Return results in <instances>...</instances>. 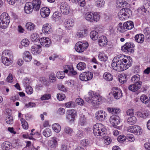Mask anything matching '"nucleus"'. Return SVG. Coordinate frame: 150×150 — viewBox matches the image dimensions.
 <instances>
[{"label":"nucleus","mask_w":150,"mask_h":150,"mask_svg":"<svg viewBox=\"0 0 150 150\" xmlns=\"http://www.w3.org/2000/svg\"><path fill=\"white\" fill-rule=\"evenodd\" d=\"M88 94V96L85 98V100L94 106L99 104L102 100V97L97 93L91 91Z\"/></svg>","instance_id":"nucleus-1"},{"label":"nucleus","mask_w":150,"mask_h":150,"mask_svg":"<svg viewBox=\"0 0 150 150\" xmlns=\"http://www.w3.org/2000/svg\"><path fill=\"white\" fill-rule=\"evenodd\" d=\"M131 65V62L129 61H128L126 64L121 63L120 62H118L113 61L112 63V67L113 69L118 71H123L129 68Z\"/></svg>","instance_id":"nucleus-2"},{"label":"nucleus","mask_w":150,"mask_h":150,"mask_svg":"<svg viewBox=\"0 0 150 150\" xmlns=\"http://www.w3.org/2000/svg\"><path fill=\"white\" fill-rule=\"evenodd\" d=\"M93 132L94 135L97 137L103 135L106 129L105 126L101 123H97L93 127Z\"/></svg>","instance_id":"nucleus-3"},{"label":"nucleus","mask_w":150,"mask_h":150,"mask_svg":"<svg viewBox=\"0 0 150 150\" xmlns=\"http://www.w3.org/2000/svg\"><path fill=\"white\" fill-rule=\"evenodd\" d=\"M10 21V17L6 12L2 13L0 16V27L3 29L8 27Z\"/></svg>","instance_id":"nucleus-4"},{"label":"nucleus","mask_w":150,"mask_h":150,"mask_svg":"<svg viewBox=\"0 0 150 150\" xmlns=\"http://www.w3.org/2000/svg\"><path fill=\"white\" fill-rule=\"evenodd\" d=\"M132 14L131 11L129 8H122L120 10L118 14V16L121 20H125L126 17H129Z\"/></svg>","instance_id":"nucleus-5"},{"label":"nucleus","mask_w":150,"mask_h":150,"mask_svg":"<svg viewBox=\"0 0 150 150\" xmlns=\"http://www.w3.org/2000/svg\"><path fill=\"white\" fill-rule=\"evenodd\" d=\"M88 46V43L87 42L84 43L82 42H79L76 44L75 49L77 52H82L84 51L85 49H87Z\"/></svg>","instance_id":"nucleus-6"},{"label":"nucleus","mask_w":150,"mask_h":150,"mask_svg":"<svg viewBox=\"0 0 150 150\" xmlns=\"http://www.w3.org/2000/svg\"><path fill=\"white\" fill-rule=\"evenodd\" d=\"M127 129L129 132L138 135L140 134L142 132L140 127L136 125L129 127L127 128Z\"/></svg>","instance_id":"nucleus-7"},{"label":"nucleus","mask_w":150,"mask_h":150,"mask_svg":"<svg viewBox=\"0 0 150 150\" xmlns=\"http://www.w3.org/2000/svg\"><path fill=\"white\" fill-rule=\"evenodd\" d=\"M93 74L90 72H85L81 73L79 75L80 79L84 81H86L91 80L93 78Z\"/></svg>","instance_id":"nucleus-8"},{"label":"nucleus","mask_w":150,"mask_h":150,"mask_svg":"<svg viewBox=\"0 0 150 150\" xmlns=\"http://www.w3.org/2000/svg\"><path fill=\"white\" fill-rule=\"evenodd\" d=\"M134 47V45L133 43L127 42L121 47V50L125 52L131 53L134 52L133 48Z\"/></svg>","instance_id":"nucleus-9"},{"label":"nucleus","mask_w":150,"mask_h":150,"mask_svg":"<svg viewBox=\"0 0 150 150\" xmlns=\"http://www.w3.org/2000/svg\"><path fill=\"white\" fill-rule=\"evenodd\" d=\"M59 7L61 12L64 14L67 15L69 13L70 8L67 2H62L60 4Z\"/></svg>","instance_id":"nucleus-10"},{"label":"nucleus","mask_w":150,"mask_h":150,"mask_svg":"<svg viewBox=\"0 0 150 150\" xmlns=\"http://www.w3.org/2000/svg\"><path fill=\"white\" fill-rule=\"evenodd\" d=\"M39 41L41 45L44 47L48 48L51 45V41L48 38H42L40 39Z\"/></svg>","instance_id":"nucleus-11"},{"label":"nucleus","mask_w":150,"mask_h":150,"mask_svg":"<svg viewBox=\"0 0 150 150\" xmlns=\"http://www.w3.org/2000/svg\"><path fill=\"white\" fill-rule=\"evenodd\" d=\"M66 118L69 122L74 121L76 115V112L74 110H68L67 112Z\"/></svg>","instance_id":"nucleus-12"},{"label":"nucleus","mask_w":150,"mask_h":150,"mask_svg":"<svg viewBox=\"0 0 150 150\" xmlns=\"http://www.w3.org/2000/svg\"><path fill=\"white\" fill-rule=\"evenodd\" d=\"M125 56L122 54L118 55L116 56L114 58L112 61L115 62L116 61L117 62H120L121 63H124L126 64L128 62V61H129L128 59H124Z\"/></svg>","instance_id":"nucleus-13"},{"label":"nucleus","mask_w":150,"mask_h":150,"mask_svg":"<svg viewBox=\"0 0 150 150\" xmlns=\"http://www.w3.org/2000/svg\"><path fill=\"white\" fill-rule=\"evenodd\" d=\"M120 120L119 117L116 115H112L110 119V121L111 124L115 127L120 123Z\"/></svg>","instance_id":"nucleus-14"},{"label":"nucleus","mask_w":150,"mask_h":150,"mask_svg":"<svg viewBox=\"0 0 150 150\" xmlns=\"http://www.w3.org/2000/svg\"><path fill=\"white\" fill-rule=\"evenodd\" d=\"M142 84L141 81H139V83H134L133 84L130 85L128 87V89L130 91L134 92L140 88Z\"/></svg>","instance_id":"nucleus-15"},{"label":"nucleus","mask_w":150,"mask_h":150,"mask_svg":"<svg viewBox=\"0 0 150 150\" xmlns=\"http://www.w3.org/2000/svg\"><path fill=\"white\" fill-rule=\"evenodd\" d=\"M42 51L41 46L39 45H34L31 49V52L33 54L37 55L40 53Z\"/></svg>","instance_id":"nucleus-16"},{"label":"nucleus","mask_w":150,"mask_h":150,"mask_svg":"<svg viewBox=\"0 0 150 150\" xmlns=\"http://www.w3.org/2000/svg\"><path fill=\"white\" fill-rule=\"evenodd\" d=\"M113 95L115 98L118 99L122 96V93L121 89L118 88H114L112 89Z\"/></svg>","instance_id":"nucleus-17"},{"label":"nucleus","mask_w":150,"mask_h":150,"mask_svg":"<svg viewBox=\"0 0 150 150\" xmlns=\"http://www.w3.org/2000/svg\"><path fill=\"white\" fill-rule=\"evenodd\" d=\"M106 115L105 111L100 110L98 111L95 113V117L98 120L102 121L105 119Z\"/></svg>","instance_id":"nucleus-18"},{"label":"nucleus","mask_w":150,"mask_h":150,"mask_svg":"<svg viewBox=\"0 0 150 150\" xmlns=\"http://www.w3.org/2000/svg\"><path fill=\"white\" fill-rule=\"evenodd\" d=\"M141 9L142 11L144 13H149L150 12V1L147 0L145 1L143 7H142Z\"/></svg>","instance_id":"nucleus-19"},{"label":"nucleus","mask_w":150,"mask_h":150,"mask_svg":"<svg viewBox=\"0 0 150 150\" xmlns=\"http://www.w3.org/2000/svg\"><path fill=\"white\" fill-rule=\"evenodd\" d=\"M50 13V9L47 7H43L40 9V13L42 17H47L49 16Z\"/></svg>","instance_id":"nucleus-20"},{"label":"nucleus","mask_w":150,"mask_h":150,"mask_svg":"<svg viewBox=\"0 0 150 150\" xmlns=\"http://www.w3.org/2000/svg\"><path fill=\"white\" fill-rule=\"evenodd\" d=\"M43 33L45 34H49L52 31L51 25L49 23H46L43 25L42 29Z\"/></svg>","instance_id":"nucleus-21"},{"label":"nucleus","mask_w":150,"mask_h":150,"mask_svg":"<svg viewBox=\"0 0 150 150\" xmlns=\"http://www.w3.org/2000/svg\"><path fill=\"white\" fill-rule=\"evenodd\" d=\"M98 42L100 46H105L107 44V38L105 36H101L99 38Z\"/></svg>","instance_id":"nucleus-22"},{"label":"nucleus","mask_w":150,"mask_h":150,"mask_svg":"<svg viewBox=\"0 0 150 150\" xmlns=\"http://www.w3.org/2000/svg\"><path fill=\"white\" fill-rule=\"evenodd\" d=\"M24 9L25 12L27 13H30L32 12L33 10H34L32 3L30 2L27 3L25 4Z\"/></svg>","instance_id":"nucleus-23"},{"label":"nucleus","mask_w":150,"mask_h":150,"mask_svg":"<svg viewBox=\"0 0 150 150\" xmlns=\"http://www.w3.org/2000/svg\"><path fill=\"white\" fill-rule=\"evenodd\" d=\"M2 57H6L9 59H13V55L12 51L9 50H5L2 53Z\"/></svg>","instance_id":"nucleus-24"},{"label":"nucleus","mask_w":150,"mask_h":150,"mask_svg":"<svg viewBox=\"0 0 150 150\" xmlns=\"http://www.w3.org/2000/svg\"><path fill=\"white\" fill-rule=\"evenodd\" d=\"M30 3L34 8V11H38L39 10L41 3V0H33Z\"/></svg>","instance_id":"nucleus-25"},{"label":"nucleus","mask_w":150,"mask_h":150,"mask_svg":"<svg viewBox=\"0 0 150 150\" xmlns=\"http://www.w3.org/2000/svg\"><path fill=\"white\" fill-rule=\"evenodd\" d=\"M23 58L26 62H30L32 59V57L29 52L25 51L23 54Z\"/></svg>","instance_id":"nucleus-26"},{"label":"nucleus","mask_w":150,"mask_h":150,"mask_svg":"<svg viewBox=\"0 0 150 150\" xmlns=\"http://www.w3.org/2000/svg\"><path fill=\"white\" fill-rule=\"evenodd\" d=\"M1 147L3 150H9L12 148V144L9 142L5 141L2 144Z\"/></svg>","instance_id":"nucleus-27"},{"label":"nucleus","mask_w":150,"mask_h":150,"mask_svg":"<svg viewBox=\"0 0 150 150\" xmlns=\"http://www.w3.org/2000/svg\"><path fill=\"white\" fill-rule=\"evenodd\" d=\"M135 40L140 43H142L144 40V35L142 34H139L136 35L135 37Z\"/></svg>","instance_id":"nucleus-28"},{"label":"nucleus","mask_w":150,"mask_h":150,"mask_svg":"<svg viewBox=\"0 0 150 150\" xmlns=\"http://www.w3.org/2000/svg\"><path fill=\"white\" fill-rule=\"evenodd\" d=\"M93 13L91 12L87 13L85 15L84 17L86 20L90 22H93Z\"/></svg>","instance_id":"nucleus-29"},{"label":"nucleus","mask_w":150,"mask_h":150,"mask_svg":"<svg viewBox=\"0 0 150 150\" xmlns=\"http://www.w3.org/2000/svg\"><path fill=\"white\" fill-rule=\"evenodd\" d=\"M118 80L119 82L122 83H124L127 80V76L124 74H121L119 76Z\"/></svg>","instance_id":"nucleus-30"},{"label":"nucleus","mask_w":150,"mask_h":150,"mask_svg":"<svg viewBox=\"0 0 150 150\" xmlns=\"http://www.w3.org/2000/svg\"><path fill=\"white\" fill-rule=\"evenodd\" d=\"M74 21L71 19H67L64 23L65 26L68 29H70L69 28L73 26L74 25Z\"/></svg>","instance_id":"nucleus-31"},{"label":"nucleus","mask_w":150,"mask_h":150,"mask_svg":"<svg viewBox=\"0 0 150 150\" xmlns=\"http://www.w3.org/2000/svg\"><path fill=\"white\" fill-rule=\"evenodd\" d=\"M125 27L127 30H131L133 28L134 25L133 22L131 21H127L124 23Z\"/></svg>","instance_id":"nucleus-32"},{"label":"nucleus","mask_w":150,"mask_h":150,"mask_svg":"<svg viewBox=\"0 0 150 150\" xmlns=\"http://www.w3.org/2000/svg\"><path fill=\"white\" fill-rule=\"evenodd\" d=\"M2 63L5 65L8 66L13 63V59L6 57H1Z\"/></svg>","instance_id":"nucleus-33"},{"label":"nucleus","mask_w":150,"mask_h":150,"mask_svg":"<svg viewBox=\"0 0 150 150\" xmlns=\"http://www.w3.org/2000/svg\"><path fill=\"white\" fill-rule=\"evenodd\" d=\"M76 67L79 70L81 71L86 69V66L85 63L81 62L77 64Z\"/></svg>","instance_id":"nucleus-34"},{"label":"nucleus","mask_w":150,"mask_h":150,"mask_svg":"<svg viewBox=\"0 0 150 150\" xmlns=\"http://www.w3.org/2000/svg\"><path fill=\"white\" fill-rule=\"evenodd\" d=\"M140 79V76L136 74L133 76L131 78V80L133 83H139Z\"/></svg>","instance_id":"nucleus-35"},{"label":"nucleus","mask_w":150,"mask_h":150,"mask_svg":"<svg viewBox=\"0 0 150 150\" xmlns=\"http://www.w3.org/2000/svg\"><path fill=\"white\" fill-rule=\"evenodd\" d=\"M117 28L118 31L121 33L124 32L127 30L125 27L124 23L122 25V23H120L117 26Z\"/></svg>","instance_id":"nucleus-36"},{"label":"nucleus","mask_w":150,"mask_h":150,"mask_svg":"<svg viewBox=\"0 0 150 150\" xmlns=\"http://www.w3.org/2000/svg\"><path fill=\"white\" fill-rule=\"evenodd\" d=\"M107 110L108 112L112 114H117L120 112V110L118 108H107Z\"/></svg>","instance_id":"nucleus-37"},{"label":"nucleus","mask_w":150,"mask_h":150,"mask_svg":"<svg viewBox=\"0 0 150 150\" xmlns=\"http://www.w3.org/2000/svg\"><path fill=\"white\" fill-rule=\"evenodd\" d=\"M52 126L53 130L56 132H59L61 130V128L60 125L57 123L54 124Z\"/></svg>","instance_id":"nucleus-38"},{"label":"nucleus","mask_w":150,"mask_h":150,"mask_svg":"<svg viewBox=\"0 0 150 150\" xmlns=\"http://www.w3.org/2000/svg\"><path fill=\"white\" fill-rule=\"evenodd\" d=\"M98 58L101 61H106L108 59V57L106 54L103 52H100L98 55Z\"/></svg>","instance_id":"nucleus-39"},{"label":"nucleus","mask_w":150,"mask_h":150,"mask_svg":"<svg viewBox=\"0 0 150 150\" xmlns=\"http://www.w3.org/2000/svg\"><path fill=\"white\" fill-rule=\"evenodd\" d=\"M87 32V30L86 29H84L78 32H77L75 36L76 38H81L85 35V33H86V32Z\"/></svg>","instance_id":"nucleus-40"},{"label":"nucleus","mask_w":150,"mask_h":150,"mask_svg":"<svg viewBox=\"0 0 150 150\" xmlns=\"http://www.w3.org/2000/svg\"><path fill=\"white\" fill-rule=\"evenodd\" d=\"M52 134V132L51 130L49 128L45 129L43 132V135L46 137H50Z\"/></svg>","instance_id":"nucleus-41"},{"label":"nucleus","mask_w":150,"mask_h":150,"mask_svg":"<svg viewBox=\"0 0 150 150\" xmlns=\"http://www.w3.org/2000/svg\"><path fill=\"white\" fill-rule=\"evenodd\" d=\"M137 121V118L135 116L130 117L127 119V122L130 125H133L135 124Z\"/></svg>","instance_id":"nucleus-42"},{"label":"nucleus","mask_w":150,"mask_h":150,"mask_svg":"<svg viewBox=\"0 0 150 150\" xmlns=\"http://www.w3.org/2000/svg\"><path fill=\"white\" fill-rule=\"evenodd\" d=\"M103 78L109 81H112L113 79L112 75L110 73L107 72L104 73Z\"/></svg>","instance_id":"nucleus-43"},{"label":"nucleus","mask_w":150,"mask_h":150,"mask_svg":"<svg viewBox=\"0 0 150 150\" xmlns=\"http://www.w3.org/2000/svg\"><path fill=\"white\" fill-rule=\"evenodd\" d=\"M75 134L76 137L81 139L84 137V134L83 131L77 130L75 131Z\"/></svg>","instance_id":"nucleus-44"},{"label":"nucleus","mask_w":150,"mask_h":150,"mask_svg":"<svg viewBox=\"0 0 150 150\" xmlns=\"http://www.w3.org/2000/svg\"><path fill=\"white\" fill-rule=\"evenodd\" d=\"M61 14L58 12L54 13L52 16L53 19L56 21H58L61 18Z\"/></svg>","instance_id":"nucleus-45"},{"label":"nucleus","mask_w":150,"mask_h":150,"mask_svg":"<svg viewBox=\"0 0 150 150\" xmlns=\"http://www.w3.org/2000/svg\"><path fill=\"white\" fill-rule=\"evenodd\" d=\"M95 3L96 6L98 8H101L104 6L105 2L104 0H97Z\"/></svg>","instance_id":"nucleus-46"},{"label":"nucleus","mask_w":150,"mask_h":150,"mask_svg":"<svg viewBox=\"0 0 150 150\" xmlns=\"http://www.w3.org/2000/svg\"><path fill=\"white\" fill-rule=\"evenodd\" d=\"M25 27L28 30H32L34 29L35 26L33 23L31 22H28L26 23Z\"/></svg>","instance_id":"nucleus-47"},{"label":"nucleus","mask_w":150,"mask_h":150,"mask_svg":"<svg viewBox=\"0 0 150 150\" xmlns=\"http://www.w3.org/2000/svg\"><path fill=\"white\" fill-rule=\"evenodd\" d=\"M90 36L93 40H97L98 38V34L96 31H93L90 33Z\"/></svg>","instance_id":"nucleus-48"},{"label":"nucleus","mask_w":150,"mask_h":150,"mask_svg":"<svg viewBox=\"0 0 150 150\" xmlns=\"http://www.w3.org/2000/svg\"><path fill=\"white\" fill-rule=\"evenodd\" d=\"M30 39L33 42H37L39 40V37L37 33H33L31 35Z\"/></svg>","instance_id":"nucleus-49"},{"label":"nucleus","mask_w":150,"mask_h":150,"mask_svg":"<svg viewBox=\"0 0 150 150\" xmlns=\"http://www.w3.org/2000/svg\"><path fill=\"white\" fill-rule=\"evenodd\" d=\"M140 99L142 102L145 104L148 103L149 102V99L148 97L144 94L140 96Z\"/></svg>","instance_id":"nucleus-50"},{"label":"nucleus","mask_w":150,"mask_h":150,"mask_svg":"<svg viewBox=\"0 0 150 150\" xmlns=\"http://www.w3.org/2000/svg\"><path fill=\"white\" fill-rule=\"evenodd\" d=\"M28 84L27 83H26V88L25 91L28 94H32L33 92V90L32 88L29 86H27Z\"/></svg>","instance_id":"nucleus-51"},{"label":"nucleus","mask_w":150,"mask_h":150,"mask_svg":"<svg viewBox=\"0 0 150 150\" xmlns=\"http://www.w3.org/2000/svg\"><path fill=\"white\" fill-rule=\"evenodd\" d=\"M100 18V13H93V22H97L99 21Z\"/></svg>","instance_id":"nucleus-52"},{"label":"nucleus","mask_w":150,"mask_h":150,"mask_svg":"<svg viewBox=\"0 0 150 150\" xmlns=\"http://www.w3.org/2000/svg\"><path fill=\"white\" fill-rule=\"evenodd\" d=\"M21 121L22 124V126L23 129H27L28 128V124L27 122L23 118H21Z\"/></svg>","instance_id":"nucleus-53"},{"label":"nucleus","mask_w":150,"mask_h":150,"mask_svg":"<svg viewBox=\"0 0 150 150\" xmlns=\"http://www.w3.org/2000/svg\"><path fill=\"white\" fill-rule=\"evenodd\" d=\"M65 72L64 71H59L57 73V76L59 79H63L65 76Z\"/></svg>","instance_id":"nucleus-54"},{"label":"nucleus","mask_w":150,"mask_h":150,"mask_svg":"<svg viewBox=\"0 0 150 150\" xmlns=\"http://www.w3.org/2000/svg\"><path fill=\"white\" fill-rule=\"evenodd\" d=\"M64 131L65 133L69 135L71 134L73 132L72 129L68 127H65L64 129Z\"/></svg>","instance_id":"nucleus-55"},{"label":"nucleus","mask_w":150,"mask_h":150,"mask_svg":"<svg viewBox=\"0 0 150 150\" xmlns=\"http://www.w3.org/2000/svg\"><path fill=\"white\" fill-rule=\"evenodd\" d=\"M6 123L8 124H12L13 123V117L10 115L8 116L6 118Z\"/></svg>","instance_id":"nucleus-56"},{"label":"nucleus","mask_w":150,"mask_h":150,"mask_svg":"<svg viewBox=\"0 0 150 150\" xmlns=\"http://www.w3.org/2000/svg\"><path fill=\"white\" fill-rule=\"evenodd\" d=\"M80 143L83 146H86L90 144V142L88 139H84L81 141Z\"/></svg>","instance_id":"nucleus-57"},{"label":"nucleus","mask_w":150,"mask_h":150,"mask_svg":"<svg viewBox=\"0 0 150 150\" xmlns=\"http://www.w3.org/2000/svg\"><path fill=\"white\" fill-rule=\"evenodd\" d=\"M29 40L27 39H24L21 41V44L25 47H27L29 45Z\"/></svg>","instance_id":"nucleus-58"},{"label":"nucleus","mask_w":150,"mask_h":150,"mask_svg":"<svg viewBox=\"0 0 150 150\" xmlns=\"http://www.w3.org/2000/svg\"><path fill=\"white\" fill-rule=\"evenodd\" d=\"M64 105L67 108H72L74 106V103L73 101H70L65 103Z\"/></svg>","instance_id":"nucleus-59"},{"label":"nucleus","mask_w":150,"mask_h":150,"mask_svg":"<svg viewBox=\"0 0 150 150\" xmlns=\"http://www.w3.org/2000/svg\"><path fill=\"white\" fill-rule=\"evenodd\" d=\"M126 139V137L123 135L119 136L117 138L118 141L121 143L123 142Z\"/></svg>","instance_id":"nucleus-60"},{"label":"nucleus","mask_w":150,"mask_h":150,"mask_svg":"<svg viewBox=\"0 0 150 150\" xmlns=\"http://www.w3.org/2000/svg\"><path fill=\"white\" fill-rule=\"evenodd\" d=\"M126 139L130 142H133L135 140V138L133 135L128 134L126 137Z\"/></svg>","instance_id":"nucleus-61"},{"label":"nucleus","mask_w":150,"mask_h":150,"mask_svg":"<svg viewBox=\"0 0 150 150\" xmlns=\"http://www.w3.org/2000/svg\"><path fill=\"white\" fill-rule=\"evenodd\" d=\"M51 98V95L50 94H46L43 95L41 98L42 100H48Z\"/></svg>","instance_id":"nucleus-62"},{"label":"nucleus","mask_w":150,"mask_h":150,"mask_svg":"<svg viewBox=\"0 0 150 150\" xmlns=\"http://www.w3.org/2000/svg\"><path fill=\"white\" fill-rule=\"evenodd\" d=\"M65 98V96L64 94L59 93L57 95V99L59 100H63Z\"/></svg>","instance_id":"nucleus-63"},{"label":"nucleus","mask_w":150,"mask_h":150,"mask_svg":"<svg viewBox=\"0 0 150 150\" xmlns=\"http://www.w3.org/2000/svg\"><path fill=\"white\" fill-rule=\"evenodd\" d=\"M111 139L109 137H105L104 139V143L106 145L110 144L111 142Z\"/></svg>","instance_id":"nucleus-64"}]
</instances>
